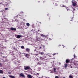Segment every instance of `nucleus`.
<instances>
[{
	"instance_id": "nucleus-1",
	"label": "nucleus",
	"mask_w": 78,
	"mask_h": 78,
	"mask_svg": "<svg viewBox=\"0 0 78 78\" xmlns=\"http://www.w3.org/2000/svg\"><path fill=\"white\" fill-rule=\"evenodd\" d=\"M39 35H40L42 37V38H41V40H42V41H46L45 38H46L47 37V35L45 36V35L41 34H39Z\"/></svg>"
},
{
	"instance_id": "nucleus-2",
	"label": "nucleus",
	"mask_w": 78,
	"mask_h": 78,
	"mask_svg": "<svg viewBox=\"0 0 78 78\" xmlns=\"http://www.w3.org/2000/svg\"><path fill=\"white\" fill-rule=\"evenodd\" d=\"M41 37H39V36H37V38L36 39V41H40V39H41Z\"/></svg>"
},
{
	"instance_id": "nucleus-3",
	"label": "nucleus",
	"mask_w": 78,
	"mask_h": 78,
	"mask_svg": "<svg viewBox=\"0 0 78 78\" xmlns=\"http://www.w3.org/2000/svg\"><path fill=\"white\" fill-rule=\"evenodd\" d=\"M72 5H73V6H76V4L75 2H74V1L73 0L72 1Z\"/></svg>"
},
{
	"instance_id": "nucleus-4",
	"label": "nucleus",
	"mask_w": 78,
	"mask_h": 78,
	"mask_svg": "<svg viewBox=\"0 0 78 78\" xmlns=\"http://www.w3.org/2000/svg\"><path fill=\"white\" fill-rule=\"evenodd\" d=\"M30 66H24V69L25 70H28V69H30Z\"/></svg>"
},
{
	"instance_id": "nucleus-5",
	"label": "nucleus",
	"mask_w": 78,
	"mask_h": 78,
	"mask_svg": "<svg viewBox=\"0 0 78 78\" xmlns=\"http://www.w3.org/2000/svg\"><path fill=\"white\" fill-rule=\"evenodd\" d=\"M20 77L22 76V77H25V76H24V74H23L22 73H21L20 74Z\"/></svg>"
},
{
	"instance_id": "nucleus-6",
	"label": "nucleus",
	"mask_w": 78,
	"mask_h": 78,
	"mask_svg": "<svg viewBox=\"0 0 78 78\" xmlns=\"http://www.w3.org/2000/svg\"><path fill=\"white\" fill-rule=\"evenodd\" d=\"M22 37V35H18L17 36V38L18 39H20V37Z\"/></svg>"
},
{
	"instance_id": "nucleus-7",
	"label": "nucleus",
	"mask_w": 78,
	"mask_h": 78,
	"mask_svg": "<svg viewBox=\"0 0 78 78\" xmlns=\"http://www.w3.org/2000/svg\"><path fill=\"white\" fill-rule=\"evenodd\" d=\"M10 29L11 30H14V31H16V28H14L13 27H11L10 28Z\"/></svg>"
},
{
	"instance_id": "nucleus-8",
	"label": "nucleus",
	"mask_w": 78,
	"mask_h": 78,
	"mask_svg": "<svg viewBox=\"0 0 78 78\" xmlns=\"http://www.w3.org/2000/svg\"><path fill=\"white\" fill-rule=\"evenodd\" d=\"M30 56V55L28 54H26V55H25V56L26 57V58H28V57H29V56Z\"/></svg>"
},
{
	"instance_id": "nucleus-9",
	"label": "nucleus",
	"mask_w": 78,
	"mask_h": 78,
	"mask_svg": "<svg viewBox=\"0 0 78 78\" xmlns=\"http://www.w3.org/2000/svg\"><path fill=\"white\" fill-rule=\"evenodd\" d=\"M27 77L28 78H32V76L30 75H27Z\"/></svg>"
},
{
	"instance_id": "nucleus-10",
	"label": "nucleus",
	"mask_w": 78,
	"mask_h": 78,
	"mask_svg": "<svg viewBox=\"0 0 78 78\" xmlns=\"http://www.w3.org/2000/svg\"><path fill=\"white\" fill-rule=\"evenodd\" d=\"M70 62V60L69 59H67L66 60V63H68Z\"/></svg>"
},
{
	"instance_id": "nucleus-11",
	"label": "nucleus",
	"mask_w": 78,
	"mask_h": 78,
	"mask_svg": "<svg viewBox=\"0 0 78 78\" xmlns=\"http://www.w3.org/2000/svg\"><path fill=\"white\" fill-rule=\"evenodd\" d=\"M26 50L28 51V52H29L30 51V49L28 48H27L26 49Z\"/></svg>"
},
{
	"instance_id": "nucleus-12",
	"label": "nucleus",
	"mask_w": 78,
	"mask_h": 78,
	"mask_svg": "<svg viewBox=\"0 0 78 78\" xmlns=\"http://www.w3.org/2000/svg\"><path fill=\"white\" fill-rule=\"evenodd\" d=\"M36 53L37 54H40V52L39 51H38V50H37L36 51Z\"/></svg>"
},
{
	"instance_id": "nucleus-13",
	"label": "nucleus",
	"mask_w": 78,
	"mask_h": 78,
	"mask_svg": "<svg viewBox=\"0 0 78 78\" xmlns=\"http://www.w3.org/2000/svg\"><path fill=\"white\" fill-rule=\"evenodd\" d=\"M9 77H10V78H15V77L12 76H11V75H10L9 76Z\"/></svg>"
},
{
	"instance_id": "nucleus-14",
	"label": "nucleus",
	"mask_w": 78,
	"mask_h": 78,
	"mask_svg": "<svg viewBox=\"0 0 78 78\" xmlns=\"http://www.w3.org/2000/svg\"><path fill=\"white\" fill-rule=\"evenodd\" d=\"M60 6H61V7H64L65 8H66V5H61Z\"/></svg>"
},
{
	"instance_id": "nucleus-15",
	"label": "nucleus",
	"mask_w": 78,
	"mask_h": 78,
	"mask_svg": "<svg viewBox=\"0 0 78 78\" xmlns=\"http://www.w3.org/2000/svg\"><path fill=\"white\" fill-rule=\"evenodd\" d=\"M27 25V27H30V23H27L26 24Z\"/></svg>"
},
{
	"instance_id": "nucleus-16",
	"label": "nucleus",
	"mask_w": 78,
	"mask_h": 78,
	"mask_svg": "<svg viewBox=\"0 0 78 78\" xmlns=\"http://www.w3.org/2000/svg\"><path fill=\"white\" fill-rule=\"evenodd\" d=\"M0 73H3V71L2 70H0Z\"/></svg>"
},
{
	"instance_id": "nucleus-17",
	"label": "nucleus",
	"mask_w": 78,
	"mask_h": 78,
	"mask_svg": "<svg viewBox=\"0 0 78 78\" xmlns=\"http://www.w3.org/2000/svg\"><path fill=\"white\" fill-rule=\"evenodd\" d=\"M54 72H55V73H56V72H57L56 71V68H54Z\"/></svg>"
},
{
	"instance_id": "nucleus-18",
	"label": "nucleus",
	"mask_w": 78,
	"mask_h": 78,
	"mask_svg": "<svg viewBox=\"0 0 78 78\" xmlns=\"http://www.w3.org/2000/svg\"><path fill=\"white\" fill-rule=\"evenodd\" d=\"M67 64H65V68H66V67H67Z\"/></svg>"
},
{
	"instance_id": "nucleus-19",
	"label": "nucleus",
	"mask_w": 78,
	"mask_h": 78,
	"mask_svg": "<svg viewBox=\"0 0 78 78\" xmlns=\"http://www.w3.org/2000/svg\"><path fill=\"white\" fill-rule=\"evenodd\" d=\"M69 78H73V76H72L70 75L69 76Z\"/></svg>"
},
{
	"instance_id": "nucleus-20",
	"label": "nucleus",
	"mask_w": 78,
	"mask_h": 78,
	"mask_svg": "<svg viewBox=\"0 0 78 78\" xmlns=\"http://www.w3.org/2000/svg\"><path fill=\"white\" fill-rule=\"evenodd\" d=\"M21 48H22L23 49L24 48V46H22L21 47Z\"/></svg>"
},
{
	"instance_id": "nucleus-21",
	"label": "nucleus",
	"mask_w": 78,
	"mask_h": 78,
	"mask_svg": "<svg viewBox=\"0 0 78 78\" xmlns=\"http://www.w3.org/2000/svg\"><path fill=\"white\" fill-rule=\"evenodd\" d=\"M40 53L41 55H43V54H44V53L42 52H41Z\"/></svg>"
},
{
	"instance_id": "nucleus-22",
	"label": "nucleus",
	"mask_w": 78,
	"mask_h": 78,
	"mask_svg": "<svg viewBox=\"0 0 78 78\" xmlns=\"http://www.w3.org/2000/svg\"><path fill=\"white\" fill-rule=\"evenodd\" d=\"M40 59H42V57H40Z\"/></svg>"
},
{
	"instance_id": "nucleus-23",
	"label": "nucleus",
	"mask_w": 78,
	"mask_h": 78,
	"mask_svg": "<svg viewBox=\"0 0 78 78\" xmlns=\"http://www.w3.org/2000/svg\"><path fill=\"white\" fill-rule=\"evenodd\" d=\"M74 58H76V56H75V55H74Z\"/></svg>"
},
{
	"instance_id": "nucleus-24",
	"label": "nucleus",
	"mask_w": 78,
	"mask_h": 78,
	"mask_svg": "<svg viewBox=\"0 0 78 78\" xmlns=\"http://www.w3.org/2000/svg\"><path fill=\"white\" fill-rule=\"evenodd\" d=\"M43 58H46V56H44Z\"/></svg>"
},
{
	"instance_id": "nucleus-25",
	"label": "nucleus",
	"mask_w": 78,
	"mask_h": 78,
	"mask_svg": "<svg viewBox=\"0 0 78 78\" xmlns=\"http://www.w3.org/2000/svg\"><path fill=\"white\" fill-rule=\"evenodd\" d=\"M55 78H59V77H58V76H55Z\"/></svg>"
},
{
	"instance_id": "nucleus-26",
	"label": "nucleus",
	"mask_w": 78,
	"mask_h": 78,
	"mask_svg": "<svg viewBox=\"0 0 78 78\" xmlns=\"http://www.w3.org/2000/svg\"><path fill=\"white\" fill-rule=\"evenodd\" d=\"M8 8H5V10H8Z\"/></svg>"
},
{
	"instance_id": "nucleus-27",
	"label": "nucleus",
	"mask_w": 78,
	"mask_h": 78,
	"mask_svg": "<svg viewBox=\"0 0 78 78\" xmlns=\"http://www.w3.org/2000/svg\"><path fill=\"white\" fill-rule=\"evenodd\" d=\"M37 75H39V73H37Z\"/></svg>"
},
{
	"instance_id": "nucleus-28",
	"label": "nucleus",
	"mask_w": 78,
	"mask_h": 78,
	"mask_svg": "<svg viewBox=\"0 0 78 78\" xmlns=\"http://www.w3.org/2000/svg\"><path fill=\"white\" fill-rule=\"evenodd\" d=\"M9 74H11V72H9Z\"/></svg>"
},
{
	"instance_id": "nucleus-29",
	"label": "nucleus",
	"mask_w": 78,
	"mask_h": 78,
	"mask_svg": "<svg viewBox=\"0 0 78 78\" xmlns=\"http://www.w3.org/2000/svg\"><path fill=\"white\" fill-rule=\"evenodd\" d=\"M73 11H75V9H73Z\"/></svg>"
},
{
	"instance_id": "nucleus-30",
	"label": "nucleus",
	"mask_w": 78,
	"mask_h": 78,
	"mask_svg": "<svg viewBox=\"0 0 78 78\" xmlns=\"http://www.w3.org/2000/svg\"><path fill=\"white\" fill-rule=\"evenodd\" d=\"M17 62H18V63H20V62H19V61H18Z\"/></svg>"
},
{
	"instance_id": "nucleus-31",
	"label": "nucleus",
	"mask_w": 78,
	"mask_h": 78,
	"mask_svg": "<svg viewBox=\"0 0 78 78\" xmlns=\"http://www.w3.org/2000/svg\"><path fill=\"white\" fill-rule=\"evenodd\" d=\"M41 48H42V47H40V48H39L41 49Z\"/></svg>"
},
{
	"instance_id": "nucleus-32",
	"label": "nucleus",
	"mask_w": 78,
	"mask_h": 78,
	"mask_svg": "<svg viewBox=\"0 0 78 78\" xmlns=\"http://www.w3.org/2000/svg\"><path fill=\"white\" fill-rule=\"evenodd\" d=\"M0 66H2V63H0Z\"/></svg>"
},
{
	"instance_id": "nucleus-33",
	"label": "nucleus",
	"mask_w": 78,
	"mask_h": 78,
	"mask_svg": "<svg viewBox=\"0 0 78 78\" xmlns=\"http://www.w3.org/2000/svg\"><path fill=\"white\" fill-rule=\"evenodd\" d=\"M71 68H73V67L72 66H71L70 67Z\"/></svg>"
},
{
	"instance_id": "nucleus-34",
	"label": "nucleus",
	"mask_w": 78,
	"mask_h": 78,
	"mask_svg": "<svg viewBox=\"0 0 78 78\" xmlns=\"http://www.w3.org/2000/svg\"><path fill=\"white\" fill-rule=\"evenodd\" d=\"M46 55H49V54L48 53V54H46Z\"/></svg>"
},
{
	"instance_id": "nucleus-35",
	"label": "nucleus",
	"mask_w": 78,
	"mask_h": 78,
	"mask_svg": "<svg viewBox=\"0 0 78 78\" xmlns=\"http://www.w3.org/2000/svg\"><path fill=\"white\" fill-rule=\"evenodd\" d=\"M6 6H8V5H6Z\"/></svg>"
},
{
	"instance_id": "nucleus-36",
	"label": "nucleus",
	"mask_w": 78,
	"mask_h": 78,
	"mask_svg": "<svg viewBox=\"0 0 78 78\" xmlns=\"http://www.w3.org/2000/svg\"><path fill=\"white\" fill-rule=\"evenodd\" d=\"M53 55H56V54H53Z\"/></svg>"
},
{
	"instance_id": "nucleus-37",
	"label": "nucleus",
	"mask_w": 78,
	"mask_h": 78,
	"mask_svg": "<svg viewBox=\"0 0 78 78\" xmlns=\"http://www.w3.org/2000/svg\"><path fill=\"white\" fill-rule=\"evenodd\" d=\"M36 51V49H35V50H34V51Z\"/></svg>"
},
{
	"instance_id": "nucleus-38",
	"label": "nucleus",
	"mask_w": 78,
	"mask_h": 78,
	"mask_svg": "<svg viewBox=\"0 0 78 78\" xmlns=\"http://www.w3.org/2000/svg\"><path fill=\"white\" fill-rule=\"evenodd\" d=\"M0 4H2V2H1V3H0Z\"/></svg>"
},
{
	"instance_id": "nucleus-39",
	"label": "nucleus",
	"mask_w": 78,
	"mask_h": 78,
	"mask_svg": "<svg viewBox=\"0 0 78 78\" xmlns=\"http://www.w3.org/2000/svg\"><path fill=\"white\" fill-rule=\"evenodd\" d=\"M67 11H68V9H67Z\"/></svg>"
},
{
	"instance_id": "nucleus-40",
	"label": "nucleus",
	"mask_w": 78,
	"mask_h": 78,
	"mask_svg": "<svg viewBox=\"0 0 78 78\" xmlns=\"http://www.w3.org/2000/svg\"><path fill=\"white\" fill-rule=\"evenodd\" d=\"M57 68H58V69H59V67H58Z\"/></svg>"
},
{
	"instance_id": "nucleus-41",
	"label": "nucleus",
	"mask_w": 78,
	"mask_h": 78,
	"mask_svg": "<svg viewBox=\"0 0 78 78\" xmlns=\"http://www.w3.org/2000/svg\"><path fill=\"white\" fill-rule=\"evenodd\" d=\"M73 0L74 2V1L75 0Z\"/></svg>"
},
{
	"instance_id": "nucleus-42",
	"label": "nucleus",
	"mask_w": 78,
	"mask_h": 78,
	"mask_svg": "<svg viewBox=\"0 0 78 78\" xmlns=\"http://www.w3.org/2000/svg\"><path fill=\"white\" fill-rule=\"evenodd\" d=\"M63 48H64V47H63Z\"/></svg>"
},
{
	"instance_id": "nucleus-43",
	"label": "nucleus",
	"mask_w": 78,
	"mask_h": 78,
	"mask_svg": "<svg viewBox=\"0 0 78 78\" xmlns=\"http://www.w3.org/2000/svg\"><path fill=\"white\" fill-rule=\"evenodd\" d=\"M19 16H20V15H19Z\"/></svg>"
}]
</instances>
